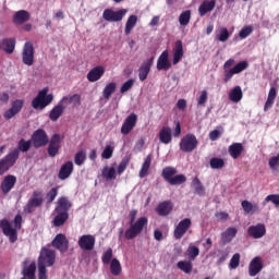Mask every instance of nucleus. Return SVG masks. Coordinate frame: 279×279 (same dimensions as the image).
<instances>
[{
    "label": "nucleus",
    "mask_w": 279,
    "mask_h": 279,
    "mask_svg": "<svg viewBox=\"0 0 279 279\" xmlns=\"http://www.w3.org/2000/svg\"><path fill=\"white\" fill-rule=\"evenodd\" d=\"M191 226H193L191 218H184L183 220H181L174 228L173 238L177 241H180V239H182V236H184V234L189 232V229L191 228Z\"/></svg>",
    "instance_id": "12"
},
{
    "label": "nucleus",
    "mask_w": 279,
    "mask_h": 279,
    "mask_svg": "<svg viewBox=\"0 0 279 279\" xmlns=\"http://www.w3.org/2000/svg\"><path fill=\"white\" fill-rule=\"evenodd\" d=\"M52 247L56 250H59L61 254H64L66 250H69V240L66 239V235L62 233H58L54 239L51 242Z\"/></svg>",
    "instance_id": "16"
},
{
    "label": "nucleus",
    "mask_w": 279,
    "mask_h": 279,
    "mask_svg": "<svg viewBox=\"0 0 279 279\" xmlns=\"http://www.w3.org/2000/svg\"><path fill=\"white\" fill-rule=\"evenodd\" d=\"M0 228L4 236H9L10 243H16V241H19V232L16 229L12 228L8 219L0 220Z\"/></svg>",
    "instance_id": "10"
},
{
    "label": "nucleus",
    "mask_w": 279,
    "mask_h": 279,
    "mask_svg": "<svg viewBox=\"0 0 279 279\" xmlns=\"http://www.w3.org/2000/svg\"><path fill=\"white\" fill-rule=\"evenodd\" d=\"M192 186H194L195 192L198 195H204V185H202V181H199V178H194L192 181Z\"/></svg>",
    "instance_id": "56"
},
{
    "label": "nucleus",
    "mask_w": 279,
    "mask_h": 279,
    "mask_svg": "<svg viewBox=\"0 0 279 279\" xmlns=\"http://www.w3.org/2000/svg\"><path fill=\"white\" fill-rule=\"evenodd\" d=\"M112 256H113L112 248L111 247L107 248L101 256L102 265H110V263H112V259H113Z\"/></svg>",
    "instance_id": "53"
},
{
    "label": "nucleus",
    "mask_w": 279,
    "mask_h": 279,
    "mask_svg": "<svg viewBox=\"0 0 279 279\" xmlns=\"http://www.w3.org/2000/svg\"><path fill=\"white\" fill-rule=\"evenodd\" d=\"M65 110H66V107L59 102L49 112L50 121H53V122L58 121V119H60V117L64 114Z\"/></svg>",
    "instance_id": "32"
},
{
    "label": "nucleus",
    "mask_w": 279,
    "mask_h": 279,
    "mask_svg": "<svg viewBox=\"0 0 279 279\" xmlns=\"http://www.w3.org/2000/svg\"><path fill=\"white\" fill-rule=\"evenodd\" d=\"M170 69L169 50H165L157 60V71H169Z\"/></svg>",
    "instance_id": "25"
},
{
    "label": "nucleus",
    "mask_w": 279,
    "mask_h": 279,
    "mask_svg": "<svg viewBox=\"0 0 279 279\" xmlns=\"http://www.w3.org/2000/svg\"><path fill=\"white\" fill-rule=\"evenodd\" d=\"M25 101L23 99H16L12 102L11 108L4 112V119L10 121L13 117H16L21 110H23Z\"/></svg>",
    "instance_id": "17"
},
{
    "label": "nucleus",
    "mask_w": 279,
    "mask_h": 279,
    "mask_svg": "<svg viewBox=\"0 0 279 279\" xmlns=\"http://www.w3.org/2000/svg\"><path fill=\"white\" fill-rule=\"evenodd\" d=\"M276 97H278V92L276 90V87H271L268 93L267 100L264 105V111L267 112L269 108H271L276 101Z\"/></svg>",
    "instance_id": "40"
},
{
    "label": "nucleus",
    "mask_w": 279,
    "mask_h": 279,
    "mask_svg": "<svg viewBox=\"0 0 279 279\" xmlns=\"http://www.w3.org/2000/svg\"><path fill=\"white\" fill-rule=\"evenodd\" d=\"M198 143L199 142L197 141V137L195 136V134L189 133L181 138L179 147L181 151H184V154H191V151H194V149H197Z\"/></svg>",
    "instance_id": "7"
},
{
    "label": "nucleus",
    "mask_w": 279,
    "mask_h": 279,
    "mask_svg": "<svg viewBox=\"0 0 279 279\" xmlns=\"http://www.w3.org/2000/svg\"><path fill=\"white\" fill-rule=\"evenodd\" d=\"M49 87L41 89L37 96L32 100V108L34 110H45L53 101V94H48Z\"/></svg>",
    "instance_id": "4"
},
{
    "label": "nucleus",
    "mask_w": 279,
    "mask_h": 279,
    "mask_svg": "<svg viewBox=\"0 0 279 279\" xmlns=\"http://www.w3.org/2000/svg\"><path fill=\"white\" fill-rule=\"evenodd\" d=\"M86 162V150H78L74 156V163L77 167H82Z\"/></svg>",
    "instance_id": "52"
},
{
    "label": "nucleus",
    "mask_w": 279,
    "mask_h": 279,
    "mask_svg": "<svg viewBox=\"0 0 279 279\" xmlns=\"http://www.w3.org/2000/svg\"><path fill=\"white\" fill-rule=\"evenodd\" d=\"M71 173H73V161H66L61 166L58 178L59 180H66L71 178Z\"/></svg>",
    "instance_id": "29"
},
{
    "label": "nucleus",
    "mask_w": 279,
    "mask_h": 279,
    "mask_svg": "<svg viewBox=\"0 0 279 279\" xmlns=\"http://www.w3.org/2000/svg\"><path fill=\"white\" fill-rule=\"evenodd\" d=\"M241 206L245 213V215H254V213H260V207H258V204H252L250 201H242Z\"/></svg>",
    "instance_id": "39"
},
{
    "label": "nucleus",
    "mask_w": 279,
    "mask_h": 279,
    "mask_svg": "<svg viewBox=\"0 0 279 279\" xmlns=\"http://www.w3.org/2000/svg\"><path fill=\"white\" fill-rule=\"evenodd\" d=\"M56 197H58V187H52L46 194L47 204H53V202L56 201Z\"/></svg>",
    "instance_id": "57"
},
{
    "label": "nucleus",
    "mask_w": 279,
    "mask_h": 279,
    "mask_svg": "<svg viewBox=\"0 0 279 279\" xmlns=\"http://www.w3.org/2000/svg\"><path fill=\"white\" fill-rule=\"evenodd\" d=\"M102 178H106V180H117V170L114 168H108L106 166L102 169Z\"/></svg>",
    "instance_id": "51"
},
{
    "label": "nucleus",
    "mask_w": 279,
    "mask_h": 279,
    "mask_svg": "<svg viewBox=\"0 0 279 279\" xmlns=\"http://www.w3.org/2000/svg\"><path fill=\"white\" fill-rule=\"evenodd\" d=\"M59 102L62 104L65 107L71 106V104H73V106H81L82 96H80L78 94H74L70 97L69 96H63Z\"/></svg>",
    "instance_id": "35"
},
{
    "label": "nucleus",
    "mask_w": 279,
    "mask_h": 279,
    "mask_svg": "<svg viewBox=\"0 0 279 279\" xmlns=\"http://www.w3.org/2000/svg\"><path fill=\"white\" fill-rule=\"evenodd\" d=\"M19 160V149L11 150L7 156L0 159V175H5Z\"/></svg>",
    "instance_id": "6"
},
{
    "label": "nucleus",
    "mask_w": 279,
    "mask_h": 279,
    "mask_svg": "<svg viewBox=\"0 0 279 279\" xmlns=\"http://www.w3.org/2000/svg\"><path fill=\"white\" fill-rule=\"evenodd\" d=\"M112 154H114V148L110 145L106 146L102 154H101V158H104L105 160H110V157L112 156Z\"/></svg>",
    "instance_id": "62"
},
{
    "label": "nucleus",
    "mask_w": 279,
    "mask_h": 279,
    "mask_svg": "<svg viewBox=\"0 0 279 279\" xmlns=\"http://www.w3.org/2000/svg\"><path fill=\"white\" fill-rule=\"evenodd\" d=\"M241 265V254L235 253L230 259L229 269H236Z\"/></svg>",
    "instance_id": "54"
},
{
    "label": "nucleus",
    "mask_w": 279,
    "mask_h": 279,
    "mask_svg": "<svg viewBox=\"0 0 279 279\" xmlns=\"http://www.w3.org/2000/svg\"><path fill=\"white\" fill-rule=\"evenodd\" d=\"M159 141L163 145H169L173 141V131L169 126H163L159 131Z\"/></svg>",
    "instance_id": "30"
},
{
    "label": "nucleus",
    "mask_w": 279,
    "mask_h": 279,
    "mask_svg": "<svg viewBox=\"0 0 279 279\" xmlns=\"http://www.w3.org/2000/svg\"><path fill=\"white\" fill-rule=\"evenodd\" d=\"M114 90H117V83L107 84L102 90L104 98L110 99V97H112Z\"/></svg>",
    "instance_id": "47"
},
{
    "label": "nucleus",
    "mask_w": 279,
    "mask_h": 279,
    "mask_svg": "<svg viewBox=\"0 0 279 279\" xmlns=\"http://www.w3.org/2000/svg\"><path fill=\"white\" fill-rule=\"evenodd\" d=\"M32 19V13L26 10H20L15 12L12 16V23L13 25H25Z\"/></svg>",
    "instance_id": "19"
},
{
    "label": "nucleus",
    "mask_w": 279,
    "mask_h": 279,
    "mask_svg": "<svg viewBox=\"0 0 279 279\" xmlns=\"http://www.w3.org/2000/svg\"><path fill=\"white\" fill-rule=\"evenodd\" d=\"M136 23H138V16L130 15L125 23L124 34L125 36H130L132 34V29L136 27Z\"/></svg>",
    "instance_id": "42"
},
{
    "label": "nucleus",
    "mask_w": 279,
    "mask_h": 279,
    "mask_svg": "<svg viewBox=\"0 0 279 279\" xmlns=\"http://www.w3.org/2000/svg\"><path fill=\"white\" fill-rule=\"evenodd\" d=\"M22 275L27 279H36V262L29 264V258L23 262Z\"/></svg>",
    "instance_id": "20"
},
{
    "label": "nucleus",
    "mask_w": 279,
    "mask_h": 279,
    "mask_svg": "<svg viewBox=\"0 0 279 279\" xmlns=\"http://www.w3.org/2000/svg\"><path fill=\"white\" fill-rule=\"evenodd\" d=\"M137 121H138V116H136V113H131L124 120V122L121 126V134H123L124 136H128V134H130V132H132V130H134V128H136Z\"/></svg>",
    "instance_id": "15"
},
{
    "label": "nucleus",
    "mask_w": 279,
    "mask_h": 279,
    "mask_svg": "<svg viewBox=\"0 0 279 279\" xmlns=\"http://www.w3.org/2000/svg\"><path fill=\"white\" fill-rule=\"evenodd\" d=\"M149 167H151V155H148L140 170V178H146L147 173H149Z\"/></svg>",
    "instance_id": "45"
},
{
    "label": "nucleus",
    "mask_w": 279,
    "mask_h": 279,
    "mask_svg": "<svg viewBox=\"0 0 279 279\" xmlns=\"http://www.w3.org/2000/svg\"><path fill=\"white\" fill-rule=\"evenodd\" d=\"M153 65H154V57H151L150 59L142 63V65L138 69L140 82H145V80H147Z\"/></svg>",
    "instance_id": "22"
},
{
    "label": "nucleus",
    "mask_w": 279,
    "mask_h": 279,
    "mask_svg": "<svg viewBox=\"0 0 279 279\" xmlns=\"http://www.w3.org/2000/svg\"><path fill=\"white\" fill-rule=\"evenodd\" d=\"M48 143V155L50 158H56V156H58V151H60V135L53 134Z\"/></svg>",
    "instance_id": "24"
},
{
    "label": "nucleus",
    "mask_w": 279,
    "mask_h": 279,
    "mask_svg": "<svg viewBox=\"0 0 279 279\" xmlns=\"http://www.w3.org/2000/svg\"><path fill=\"white\" fill-rule=\"evenodd\" d=\"M230 101H233V104H239L243 99V90L241 89V86H235L231 89L229 94Z\"/></svg>",
    "instance_id": "41"
},
{
    "label": "nucleus",
    "mask_w": 279,
    "mask_h": 279,
    "mask_svg": "<svg viewBox=\"0 0 279 279\" xmlns=\"http://www.w3.org/2000/svg\"><path fill=\"white\" fill-rule=\"evenodd\" d=\"M16 47V40L12 38H5L0 41V49L5 53H14Z\"/></svg>",
    "instance_id": "33"
},
{
    "label": "nucleus",
    "mask_w": 279,
    "mask_h": 279,
    "mask_svg": "<svg viewBox=\"0 0 279 279\" xmlns=\"http://www.w3.org/2000/svg\"><path fill=\"white\" fill-rule=\"evenodd\" d=\"M128 14V9H121L114 11L112 9H106L102 13V19L108 23H119L123 21V16Z\"/></svg>",
    "instance_id": "9"
},
{
    "label": "nucleus",
    "mask_w": 279,
    "mask_h": 279,
    "mask_svg": "<svg viewBox=\"0 0 279 279\" xmlns=\"http://www.w3.org/2000/svg\"><path fill=\"white\" fill-rule=\"evenodd\" d=\"M104 73H106V69L101 65H97L87 73V80L88 82H99V80L104 77Z\"/></svg>",
    "instance_id": "28"
},
{
    "label": "nucleus",
    "mask_w": 279,
    "mask_h": 279,
    "mask_svg": "<svg viewBox=\"0 0 279 279\" xmlns=\"http://www.w3.org/2000/svg\"><path fill=\"white\" fill-rule=\"evenodd\" d=\"M161 177L171 186H180V184H184V182H186V175L178 174V169L171 166L162 169Z\"/></svg>",
    "instance_id": "2"
},
{
    "label": "nucleus",
    "mask_w": 279,
    "mask_h": 279,
    "mask_svg": "<svg viewBox=\"0 0 279 279\" xmlns=\"http://www.w3.org/2000/svg\"><path fill=\"white\" fill-rule=\"evenodd\" d=\"M96 239L93 234H84L78 238L77 245L81 250L85 252H92L95 250Z\"/></svg>",
    "instance_id": "13"
},
{
    "label": "nucleus",
    "mask_w": 279,
    "mask_h": 279,
    "mask_svg": "<svg viewBox=\"0 0 279 279\" xmlns=\"http://www.w3.org/2000/svg\"><path fill=\"white\" fill-rule=\"evenodd\" d=\"M182 58H184V47L182 46V40H177L174 44V53H173V64H178Z\"/></svg>",
    "instance_id": "34"
},
{
    "label": "nucleus",
    "mask_w": 279,
    "mask_h": 279,
    "mask_svg": "<svg viewBox=\"0 0 279 279\" xmlns=\"http://www.w3.org/2000/svg\"><path fill=\"white\" fill-rule=\"evenodd\" d=\"M217 5V0H204L198 7L199 16H205L208 12H213Z\"/></svg>",
    "instance_id": "27"
},
{
    "label": "nucleus",
    "mask_w": 279,
    "mask_h": 279,
    "mask_svg": "<svg viewBox=\"0 0 279 279\" xmlns=\"http://www.w3.org/2000/svg\"><path fill=\"white\" fill-rule=\"evenodd\" d=\"M136 215H138V211L136 209H133L130 211V215H129L130 228L124 232V236L128 241H132V239H136L138 234L143 232V228L147 226V222H148L147 218L141 217L136 220Z\"/></svg>",
    "instance_id": "1"
},
{
    "label": "nucleus",
    "mask_w": 279,
    "mask_h": 279,
    "mask_svg": "<svg viewBox=\"0 0 279 279\" xmlns=\"http://www.w3.org/2000/svg\"><path fill=\"white\" fill-rule=\"evenodd\" d=\"M243 154V144L233 143L229 146V155L236 160Z\"/></svg>",
    "instance_id": "38"
},
{
    "label": "nucleus",
    "mask_w": 279,
    "mask_h": 279,
    "mask_svg": "<svg viewBox=\"0 0 279 279\" xmlns=\"http://www.w3.org/2000/svg\"><path fill=\"white\" fill-rule=\"evenodd\" d=\"M252 32H254V27L252 25L248 26H244L240 33H239V37L242 40H245V38H247V36H251Z\"/></svg>",
    "instance_id": "58"
},
{
    "label": "nucleus",
    "mask_w": 279,
    "mask_h": 279,
    "mask_svg": "<svg viewBox=\"0 0 279 279\" xmlns=\"http://www.w3.org/2000/svg\"><path fill=\"white\" fill-rule=\"evenodd\" d=\"M32 145H33L32 140L26 141L25 138H21L17 143V148H15L19 151V156H21V151L23 154H27V151L32 149Z\"/></svg>",
    "instance_id": "43"
},
{
    "label": "nucleus",
    "mask_w": 279,
    "mask_h": 279,
    "mask_svg": "<svg viewBox=\"0 0 279 279\" xmlns=\"http://www.w3.org/2000/svg\"><path fill=\"white\" fill-rule=\"evenodd\" d=\"M247 234L248 236H252V239H263V236L267 234V228H265V225L263 223H257L248 227Z\"/></svg>",
    "instance_id": "23"
},
{
    "label": "nucleus",
    "mask_w": 279,
    "mask_h": 279,
    "mask_svg": "<svg viewBox=\"0 0 279 279\" xmlns=\"http://www.w3.org/2000/svg\"><path fill=\"white\" fill-rule=\"evenodd\" d=\"M210 169H223L226 167V161L219 157H213L209 160Z\"/></svg>",
    "instance_id": "50"
},
{
    "label": "nucleus",
    "mask_w": 279,
    "mask_h": 279,
    "mask_svg": "<svg viewBox=\"0 0 279 279\" xmlns=\"http://www.w3.org/2000/svg\"><path fill=\"white\" fill-rule=\"evenodd\" d=\"M263 258H260V256L254 257L248 265V275L251 276V278H254V276H258V274L263 271Z\"/></svg>",
    "instance_id": "21"
},
{
    "label": "nucleus",
    "mask_w": 279,
    "mask_h": 279,
    "mask_svg": "<svg viewBox=\"0 0 279 279\" xmlns=\"http://www.w3.org/2000/svg\"><path fill=\"white\" fill-rule=\"evenodd\" d=\"M268 202H271L276 206V208L279 207V194H269L268 196L265 197L263 202V206L267 204Z\"/></svg>",
    "instance_id": "55"
},
{
    "label": "nucleus",
    "mask_w": 279,
    "mask_h": 279,
    "mask_svg": "<svg viewBox=\"0 0 279 279\" xmlns=\"http://www.w3.org/2000/svg\"><path fill=\"white\" fill-rule=\"evenodd\" d=\"M206 101H208V92L202 90L197 100V106H206Z\"/></svg>",
    "instance_id": "63"
},
{
    "label": "nucleus",
    "mask_w": 279,
    "mask_h": 279,
    "mask_svg": "<svg viewBox=\"0 0 279 279\" xmlns=\"http://www.w3.org/2000/svg\"><path fill=\"white\" fill-rule=\"evenodd\" d=\"M173 210V204L171 201H165L158 204L156 208L157 215L159 217H167L168 215H171V211Z\"/></svg>",
    "instance_id": "26"
},
{
    "label": "nucleus",
    "mask_w": 279,
    "mask_h": 279,
    "mask_svg": "<svg viewBox=\"0 0 279 279\" xmlns=\"http://www.w3.org/2000/svg\"><path fill=\"white\" fill-rule=\"evenodd\" d=\"M186 255L189 260H195V258H197V256H199V247L190 244L187 250H186Z\"/></svg>",
    "instance_id": "49"
},
{
    "label": "nucleus",
    "mask_w": 279,
    "mask_h": 279,
    "mask_svg": "<svg viewBox=\"0 0 279 279\" xmlns=\"http://www.w3.org/2000/svg\"><path fill=\"white\" fill-rule=\"evenodd\" d=\"M47 266L38 265V279H47Z\"/></svg>",
    "instance_id": "64"
},
{
    "label": "nucleus",
    "mask_w": 279,
    "mask_h": 279,
    "mask_svg": "<svg viewBox=\"0 0 279 279\" xmlns=\"http://www.w3.org/2000/svg\"><path fill=\"white\" fill-rule=\"evenodd\" d=\"M239 230L234 227H229L225 232L221 233V242L223 245H228V243H232L234 236H236Z\"/></svg>",
    "instance_id": "31"
},
{
    "label": "nucleus",
    "mask_w": 279,
    "mask_h": 279,
    "mask_svg": "<svg viewBox=\"0 0 279 279\" xmlns=\"http://www.w3.org/2000/svg\"><path fill=\"white\" fill-rule=\"evenodd\" d=\"M43 204H45V193L40 190H35L23 207V213L25 215H32V213H36V208H40Z\"/></svg>",
    "instance_id": "3"
},
{
    "label": "nucleus",
    "mask_w": 279,
    "mask_h": 279,
    "mask_svg": "<svg viewBox=\"0 0 279 279\" xmlns=\"http://www.w3.org/2000/svg\"><path fill=\"white\" fill-rule=\"evenodd\" d=\"M247 66H250V63H247V61H240L232 69L225 70L223 82L228 84V82H230V80H232L234 75H239V73H243V71H245Z\"/></svg>",
    "instance_id": "11"
},
{
    "label": "nucleus",
    "mask_w": 279,
    "mask_h": 279,
    "mask_svg": "<svg viewBox=\"0 0 279 279\" xmlns=\"http://www.w3.org/2000/svg\"><path fill=\"white\" fill-rule=\"evenodd\" d=\"M15 185H16V175L8 174L3 178L0 184V189L4 195H8V193H10V191H12Z\"/></svg>",
    "instance_id": "18"
},
{
    "label": "nucleus",
    "mask_w": 279,
    "mask_h": 279,
    "mask_svg": "<svg viewBox=\"0 0 279 279\" xmlns=\"http://www.w3.org/2000/svg\"><path fill=\"white\" fill-rule=\"evenodd\" d=\"M37 265L41 267H53L56 265V251L47 246L41 247Z\"/></svg>",
    "instance_id": "5"
},
{
    "label": "nucleus",
    "mask_w": 279,
    "mask_h": 279,
    "mask_svg": "<svg viewBox=\"0 0 279 279\" xmlns=\"http://www.w3.org/2000/svg\"><path fill=\"white\" fill-rule=\"evenodd\" d=\"M134 86V78H130L126 81L121 87H120V93L123 95L128 93V90H131V88Z\"/></svg>",
    "instance_id": "61"
},
{
    "label": "nucleus",
    "mask_w": 279,
    "mask_h": 279,
    "mask_svg": "<svg viewBox=\"0 0 279 279\" xmlns=\"http://www.w3.org/2000/svg\"><path fill=\"white\" fill-rule=\"evenodd\" d=\"M31 142L33 143V147L35 149H40V147H47L49 145V135L43 129H38L34 131Z\"/></svg>",
    "instance_id": "8"
},
{
    "label": "nucleus",
    "mask_w": 279,
    "mask_h": 279,
    "mask_svg": "<svg viewBox=\"0 0 279 279\" xmlns=\"http://www.w3.org/2000/svg\"><path fill=\"white\" fill-rule=\"evenodd\" d=\"M228 38H230V32L228 31V28L222 27L218 35V40L220 43H227Z\"/></svg>",
    "instance_id": "60"
},
{
    "label": "nucleus",
    "mask_w": 279,
    "mask_h": 279,
    "mask_svg": "<svg viewBox=\"0 0 279 279\" xmlns=\"http://www.w3.org/2000/svg\"><path fill=\"white\" fill-rule=\"evenodd\" d=\"M179 23L182 27H186L191 23V10L183 11L179 15Z\"/></svg>",
    "instance_id": "48"
},
{
    "label": "nucleus",
    "mask_w": 279,
    "mask_h": 279,
    "mask_svg": "<svg viewBox=\"0 0 279 279\" xmlns=\"http://www.w3.org/2000/svg\"><path fill=\"white\" fill-rule=\"evenodd\" d=\"M22 62L26 66H32L34 64V44L31 41L25 43L22 50Z\"/></svg>",
    "instance_id": "14"
},
{
    "label": "nucleus",
    "mask_w": 279,
    "mask_h": 279,
    "mask_svg": "<svg viewBox=\"0 0 279 279\" xmlns=\"http://www.w3.org/2000/svg\"><path fill=\"white\" fill-rule=\"evenodd\" d=\"M71 210V202L69 198L62 196L58 199L54 213H69Z\"/></svg>",
    "instance_id": "36"
},
{
    "label": "nucleus",
    "mask_w": 279,
    "mask_h": 279,
    "mask_svg": "<svg viewBox=\"0 0 279 279\" xmlns=\"http://www.w3.org/2000/svg\"><path fill=\"white\" fill-rule=\"evenodd\" d=\"M177 267L184 274H191V271H193V263H191V260H180Z\"/></svg>",
    "instance_id": "46"
},
{
    "label": "nucleus",
    "mask_w": 279,
    "mask_h": 279,
    "mask_svg": "<svg viewBox=\"0 0 279 279\" xmlns=\"http://www.w3.org/2000/svg\"><path fill=\"white\" fill-rule=\"evenodd\" d=\"M57 215L52 220V225L54 228H61V226H64L66 223V220L69 219V213L64 211H56Z\"/></svg>",
    "instance_id": "37"
},
{
    "label": "nucleus",
    "mask_w": 279,
    "mask_h": 279,
    "mask_svg": "<svg viewBox=\"0 0 279 279\" xmlns=\"http://www.w3.org/2000/svg\"><path fill=\"white\" fill-rule=\"evenodd\" d=\"M110 271L112 276H121V271H123V267H121V262H119V259L113 258L111 260Z\"/></svg>",
    "instance_id": "44"
},
{
    "label": "nucleus",
    "mask_w": 279,
    "mask_h": 279,
    "mask_svg": "<svg viewBox=\"0 0 279 279\" xmlns=\"http://www.w3.org/2000/svg\"><path fill=\"white\" fill-rule=\"evenodd\" d=\"M268 165H269L271 171H278V169H279V153L277 154V156L271 157L269 159Z\"/></svg>",
    "instance_id": "59"
}]
</instances>
